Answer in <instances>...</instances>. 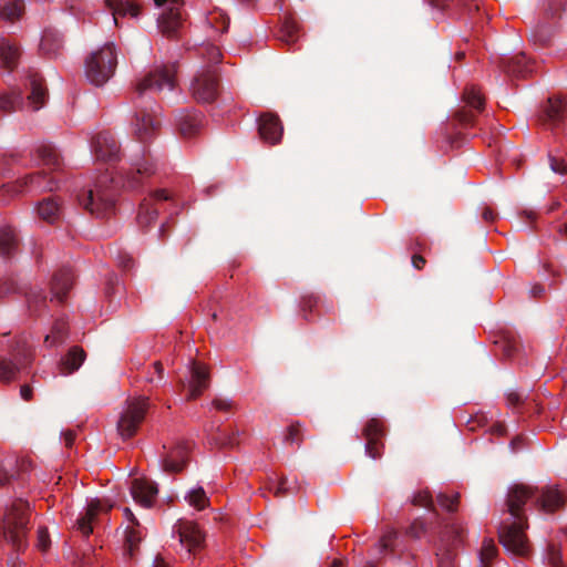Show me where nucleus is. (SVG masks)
<instances>
[{"mask_svg":"<svg viewBox=\"0 0 567 567\" xmlns=\"http://www.w3.org/2000/svg\"><path fill=\"white\" fill-rule=\"evenodd\" d=\"M385 424L383 420L378 417L370 419L364 427H363V435L364 437H375V439H383L385 435Z\"/></svg>","mask_w":567,"mask_h":567,"instance_id":"c03bdc74","label":"nucleus"},{"mask_svg":"<svg viewBox=\"0 0 567 567\" xmlns=\"http://www.w3.org/2000/svg\"><path fill=\"white\" fill-rule=\"evenodd\" d=\"M50 545L51 540L47 527L40 526L37 530V548L40 551L45 553Z\"/></svg>","mask_w":567,"mask_h":567,"instance_id":"864d4df0","label":"nucleus"},{"mask_svg":"<svg viewBox=\"0 0 567 567\" xmlns=\"http://www.w3.org/2000/svg\"><path fill=\"white\" fill-rule=\"evenodd\" d=\"M112 508V504L102 499H92L85 509V513L78 519L76 528L84 536L89 537L93 532V525L97 517Z\"/></svg>","mask_w":567,"mask_h":567,"instance_id":"4468645a","label":"nucleus"},{"mask_svg":"<svg viewBox=\"0 0 567 567\" xmlns=\"http://www.w3.org/2000/svg\"><path fill=\"white\" fill-rule=\"evenodd\" d=\"M158 128L159 122L148 110L142 109L136 114L135 133L141 141L145 142L153 137L157 133Z\"/></svg>","mask_w":567,"mask_h":567,"instance_id":"6ab92c4d","label":"nucleus"},{"mask_svg":"<svg viewBox=\"0 0 567 567\" xmlns=\"http://www.w3.org/2000/svg\"><path fill=\"white\" fill-rule=\"evenodd\" d=\"M23 11V0H13L0 8V19L13 22L22 16Z\"/></svg>","mask_w":567,"mask_h":567,"instance_id":"ea45409f","label":"nucleus"},{"mask_svg":"<svg viewBox=\"0 0 567 567\" xmlns=\"http://www.w3.org/2000/svg\"><path fill=\"white\" fill-rule=\"evenodd\" d=\"M413 504L416 506L431 508L433 505V499H432L431 493L427 489L419 491L413 496Z\"/></svg>","mask_w":567,"mask_h":567,"instance_id":"5fc2aeb1","label":"nucleus"},{"mask_svg":"<svg viewBox=\"0 0 567 567\" xmlns=\"http://www.w3.org/2000/svg\"><path fill=\"white\" fill-rule=\"evenodd\" d=\"M74 282V275L71 268H61L54 272L51 281V293L52 298L50 302L54 300L61 303L71 290Z\"/></svg>","mask_w":567,"mask_h":567,"instance_id":"f3484780","label":"nucleus"},{"mask_svg":"<svg viewBox=\"0 0 567 567\" xmlns=\"http://www.w3.org/2000/svg\"><path fill=\"white\" fill-rule=\"evenodd\" d=\"M537 503L543 511L553 513L564 506L566 495L563 491L548 486L542 489L540 495L537 496Z\"/></svg>","mask_w":567,"mask_h":567,"instance_id":"412c9836","label":"nucleus"},{"mask_svg":"<svg viewBox=\"0 0 567 567\" xmlns=\"http://www.w3.org/2000/svg\"><path fill=\"white\" fill-rule=\"evenodd\" d=\"M62 49V40L54 32H44L40 42V50L44 55H56Z\"/></svg>","mask_w":567,"mask_h":567,"instance_id":"58836bf2","label":"nucleus"},{"mask_svg":"<svg viewBox=\"0 0 567 567\" xmlns=\"http://www.w3.org/2000/svg\"><path fill=\"white\" fill-rule=\"evenodd\" d=\"M18 371H19V368L11 361L6 360V359L0 360V381L1 382L12 381L16 378Z\"/></svg>","mask_w":567,"mask_h":567,"instance_id":"de8ad7c7","label":"nucleus"},{"mask_svg":"<svg viewBox=\"0 0 567 567\" xmlns=\"http://www.w3.org/2000/svg\"><path fill=\"white\" fill-rule=\"evenodd\" d=\"M96 161L112 162L118 157V145L109 132L96 134L91 142Z\"/></svg>","mask_w":567,"mask_h":567,"instance_id":"f8f14e48","label":"nucleus"},{"mask_svg":"<svg viewBox=\"0 0 567 567\" xmlns=\"http://www.w3.org/2000/svg\"><path fill=\"white\" fill-rule=\"evenodd\" d=\"M106 4L116 25L118 24V18H136L141 13V6L134 1L106 0Z\"/></svg>","mask_w":567,"mask_h":567,"instance_id":"5701e85b","label":"nucleus"},{"mask_svg":"<svg viewBox=\"0 0 567 567\" xmlns=\"http://www.w3.org/2000/svg\"><path fill=\"white\" fill-rule=\"evenodd\" d=\"M37 154L41 164L52 169L59 168L62 164L60 154L51 144H41L37 148Z\"/></svg>","mask_w":567,"mask_h":567,"instance_id":"72a5a7b5","label":"nucleus"},{"mask_svg":"<svg viewBox=\"0 0 567 567\" xmlns=\"http://www.w3.org/2000/svg\"><path fill=\"white\" fill-rule=\"evenodd\" d=\"M176 86L177 64L163 63L137 76L132 90L137 96H144L159 93L164 89L174 90Z\"/></svg>","mask_w":567,"mask_h":567,"instance_id":"7ed1b4c3","label":"nucleus"},{"mask_svg":"<svg viewBox=\"0 0 567 567\" xmlns=\"http://www.w3.org/2000/svg\"><path fill=\"white\" fill-rule=\"evenodd\" d=\"M156 6L161 7L169 3L171 7L165 10L159 20L158 27L166 37H173L182 24V13L178 0H155Z\"/></svg>","mask_w":567,"mask_h":567,"instance_id":"ddd939ff","label":"nucleus"},{"mask_svg":"<svg viewBox=\"0 0 567 567\" xmlns=\"http://www.w3.org/2000/svg\"><path fill=\"white\" fill-rule=\"evenodd\" d=\"M31 511L24 499H14L6 509L2 520L3 537L17 550H24L28 546Z\"/></svg>","mask_w":567,"mask_h":567,"instance_id":"f03ea898","label":"nucleus"},{"mask_svg":"<svg viewBox=\"0 0 567 567\" xmlns=\"http://www.w3.org/2000/svg\"><path fill=\"white\" fill-rule=\"evenodd\" d=\"M277 37L289 47L295 44L300 38V25L298 21L292 16L286 17L279 27Z\"/></svg>","mask_w":567,"mask_h":567,"instance_id":"bb28decb","label":"nucleus"},{"mask_svg":"<svg viewBox=\"0 0 567 567\" xmlns=\"http://www.w3.org/2000/svg\"><path fill=\"white\" fill-rule=\"evenodd\" d=\"M60 204L55 199L48 198L39 203L37 210L41 219L54 223L60 216Z\"/></svg>","mask_w":567,"mask_h":567,"instance_id":"4c0bfd02","label":"nucleus"},{"mask_svg":"<svg viewBox=\"0 0 567 567\" xmlns=\"http://www.w3.org/2000/svg\"><path fill=\"white\" fill-rule=\"evenodd\" d=\"M155 173L153 163L147 159H143L134 165V171L131 172L125 181V184L130 188L136 187L143 179L151 177Z\"/></svg>","mask_w":567,"mask_h":567,"instance_id":"cd10ccee","label":"nucleus"},{"mask_svg":"<svg viewBox=\"0 0 567 567\" xmlns=\"http://www.w3.org/2000/svg\"><path fill=\"white\" fill-rule=\"evenodd\" d=\"M398 539V533L392 529V528H389L386 529L380 540H379V550L380 553L382 554H385L388 551H394V546H395V542Z\"/></svg>","mask_w":567,"mask_h":567,"instance_id":"49530a36","label":"nucleus"},{"mask_svg":"<svg viewBox=\"0 0 567 567\" xmlns=\"http://www.w3.org/2000/svg\"><path fill=\"white\" fill-rule=\"evenodd\" d=\"M535 496L536 489L524 484L514 485L507 494L506 517L501 523L498 537L502 545L517 556H527L530 553V544L525 534L528 527L527 517L523 507Z\"/></svg>","mask_w":567,"mask_h":567,"instance_id":"f257e3e1","label":"nucleus"},{"mask_svg":"<svg viewBox=\"0 0 567 567\" xmlns=\"http://www.w3.org/2000/svg\"><path fill=\"white\" fill-rule=\"evenodd\" d=\"M207 22L217 32L224 33L228 30L229 18L220 10H214L207 16Z\"/></svg>","mask_w":567,"mask_h":567,"instance_id":"a18cd8bd","label":"nucleus"},{"mask_svg":"<svg viewBox=\"0 0 567 567\" xmlns=\"http://www.w3.org/2000/svg\"><path fill=\"white\" fill-rule=\"evenodd\" d=\"M107 178L100 179L93 189L80 199L81 205L96 217H106L115 210V193L111 185L106 184Z\"/></svg>","mask_w":567,"mask_h":567,"instance_id":"423d86ee","label":"nucleus"},{"mask_svg":"<svg viewBox=\"0 0 567 567\" xmlns=\"http://www.w3.org/2000/svg\"><path fill=\"white\" fill-rule=\"evenodd\" d=\"M40 179H41V174L40 173L29 175L28 177H25V181L23 182V185L19 184V189H16L14 192L16 193L21 192L22 187L28 185V184H31V185L35 184L38 187H41Z\"/></svg>","mask_w":567,"mask_h":567,"instance_id":"69168bd1","label":"nucleus"},{"mask_svg":"<svg viewBox=\"0 0 567 567\" xmlns=\"http://www.w3.org/2000/svg\"><path fill=\"white\" fill-rule=\"evenodd\" d=\"M85 358V351L81 347H72L60 361V373L68 375L75 372L83 364Z\"/></svg>","mask_w":567,"mask_h":567,"instance_id":"b1692460","label":"nucleus"},{"mask_svg":"<svg viewBox=\"0 0 567 567\" xmlns=\"http://www.w3.org/2000/svg\"><path fill=\"white\" fill-rule=\"evenodd\" d=\"M258 132L265 143L270 145L279 143L284 133L279 116L270 111L260 114L258 117Z\"/></svg>","mask_w":567,"mask_h":567,"instance_id":"9b49d317","label":"nucleus"},{"mask_svg":"<svg viewBox=\"0 0 567 567\" xmlns=\"http://www.w3.org/2000/svg\"><path fill=\"white\" fill-rule=\"evenodd\" d=\"M190 372L187 400H195L208 388L209 373L207 367L199 362L192 363Z\"/></svg>","mask_w":567,"mask_h":567,"instance_id":"a211bd4d","label":"nucleus"},{"mask_svg":"<svg viewBox=\"0 0 567 567\" xmlns=\"http://www.w3.org/2000/svg\"><path fill=\"white\" fill-rule=\"evenodd\" d=\"M437 503L440 504V506H442L443 508H445L446 511L449 512H453V511H456L457 509V506H458V503H460V494L458 493H453V494H439L437 497Z\"/></svg>","mask_w":567,"mask_h":567,"instance_id":"09e8293b","label":"nucleus"},{"mask_svg":"<svg viewBox=\"0 0 567 567\" xmlns=\"http://www.w3.org/2000/svg\"><path fill=\"white\" fill-rule=\"evenodd\" d=\"M547 559L550 566L558 567L561 564L560 549L555 545H550L547 549Z\"/></svg>","mask_w":567,"mask_h":567,"instance_id":"bf43d9fd","label":"nucleus"},{"mask_svg":"<svg viewBox=\"0 0 567 567\" xmlns=\"http://www.w3.org/2000/svg\"><path fill=\"white\" fill-rule=\"evenodd\" d=\"M28 309L31 313L40 316L49 305V301L40 291H31L27 297Z\"/></svg>","mask_w":567,"mask_h":567,"instance_id":"37998d69","label":"nucleus"},{"mask_svg":"<svg viewBox=\"0 0 567 567\" xmlns=\"http://www.w3.org/2000/svg\"><path fill=\"white\" fill-rule=\"evenodd\" d=\"M566 109H540L537 115L539 123L547 128L558 127L565 120Z\"/></svg>","mask_w":567,"mask_h":567,"instance_id":"2f4dec72","label":"nucleus"},{"mask_svg":"<svg viewBox=\"0 0 567 567\" xmlns=\"http://www.w3.org/2000/svg\"><path fill=\"white\" fill-rule=\"evenodd\" d=\"M143 537L144 533L140 524L127 526L125 532V551L131 559L135 557Z\"/></svg>","mask_w":567,"mask_h":567,"instance_id":"c756f323","label":"nucleus"},{"mask_svg":"<svg viewBox=\"0 0 567 567\" xmlns=\"http://www.w3.org/2000/svg\"><path fill=\"white\" fill-rule=\"evenodd\" d=\"M22 102V95L19 89H10L0 96V107L16 106Z\"/></svg>","mask_w":567,"mask_h":567,"instance_id":"8fccbe9b","label":"nucleus"},{"mask_svg":"<svg viewBox=\"0 0 567 567\" xmlns=\"http://www.w3.org/2000/svg\"><path fill=\"white\" fill-rule=\"evenodd\" d=\"M534 63L530 62L525 54H518L512 58L507 65L505 66V71L513 76L516 78H526L533 73Z\"/></svg>","mask_w":567,"mask_h":567,"instance_id":"c85d7f7f","label":"nucleus"},{"mask_svg":"<svg viewBox=\"0 0 567 567\" xmlns=\"http://www.w3.org/2000/svg\"><path fill=\"white\" fill-rule=\"evenodd\" d=\"M445 536L452 537L451 545L444 544V538L441 539V545L437 548V567H456V547L463 540L464 528L461 524H452L446 527Z\"/></svg>","mask_w":567,"mask_h":567,"instance_id":"6e6552de","label":"nucleus"},{"mask_svg":"<svg viewBox=\"0 0 567 567\" xmlns=\"http://www.w3.org/2000/svg\"><path fill=\"white\" fill-rule=\"evenodd\" d=\"M285 442L287 444L299 445L302 442L301 426L298 422L291 423L286 431Z\"/></svg>","mask_w":567,"mask_h":567,"instance_id":"3c124183","label":"nucleus"},{"mask_svg":"<svg viewBox=\"0 0 567 567\" xmlns=\"http://www.w3.org/2000/svg\"><path fill=\"white\" fill-rule=\"evenodd\" d=\"M202 118L200 116L190 110H185L184 114L178 118V131L179 134L184 137H192L198 133L202 127Z\"/></svg>","mask_w":567,"mask_h":567,"instance_id":"a878e982","label":"nucleus"},{"mask_svg":"<svg viewBox=\"0 0 567 567\" xmlns=\"http://www.w3.org/2000/svg\"><path fill=\"white\" fill-rule=\"evenodd\" d=\"M497 551V546L492 538L484 539L480 550V567H491Z\"/></svg>","mask_w":567,"mask_h":567,"instance_id":"a19ab883","label":"nucleus"},{"mask_svg":"<svg viewBox=\"0 0 567 567\" xmlns=\"http://www.w3.org/2000/svg\"><path fill=\"white\" fill-rule=\"evenodd\" d=\"M482 217L485 221H494L496 219V213L491 207H484Z\"/></svg>","mask_w":567,"mask_h":567,"instance_id":"774afa93","label":"nucleus"},{"mask_svg":"<svg viewBox=\"0 0 567 567\" xmlns=\"http://www.w3.org/2000/svg\"><path fill=\"white\" fill-rule=\"evenodd\" d=\"M49 100V93L44 79L39 74L30 76V94L28 101L34 106H43Z\"/></svg>","mask_w":567,"mask_h":567,"instance_id":"393cba45","label":"nucleus"},{"mask_svg":"<svg viewBox=\"0 0 567 567\" xmlns=\"http://www.w3.org/2000/svg\"><path fill=\"white\" fill-rule=\"evenodd\" d=\"M148 410L146 396L128 398L117 421V431L122 439L133 437L142 425Z\"/></svg>","mask_w":567,"mask_h":567,"instance_id":"39448f33","label":"nucleus"},{"mask_svg":"<svg viewBox=\"0 0 567 567\" xmlns=\"http://www.w3.org/2000/svg\"><path fill=\"white\" fill-rule=\"evenodd\" d=\"M365 440H367V445H365L367 454L369 456H371L372 458L380 457L382 455V451H383L382 439L365 437Z\"/></svg>","mask_w":567,"mask_h":567,"instance_id":"603ef678","label":"nucleus"},{"mask_svg":"<svg viewBox=\"0 0 567 567\" xmlns=\"http://www.w3.org/2000/svg\"><path fill=\"white\" fill-rule=\"evenodd\" d=\"M429 3L436 9H464L467 13L480 9L478 0H429Z\"/></svg>","mask_w":567,"mask_h":567,"instance_id":"7c9ffc66","label":"nucleus"},{"mask_svg":"<svg viewBox=\"0 0 567 567\" xmlns=\"http://www.w3.org/2000/svg\"><path fill=\"white\" fill-rule=\"evenodd\" d=\"M203 54L207 58L209 62L215 64L220 63L223 59V53L220 49L214 44H207L203 48Z\"/></svg>","mask_w":567,"mask_h":567,"instance_id":"6e6d98bb","label":"nucleus"},{"mask_svg":"<svg viewBox=\"0 0 567 567\" xmlns=\"http://www.w3.org/2000/svg\"><path fill=\"white\" fill-rule=\"evenodd\" d=\"M32 467V462L28 457H20L13 460L6 458L0 464V485L8 483L11 478L20 472H27Z\"/></svg>","mask_w":567,"mask_h":567,"instance_id":"aec40b11","label":"nucleus"},{"mask_svg":"<svg viewBox=\"0 0 567 567\" xmlns=\"http://www.w3.org/2000/svg\"><path fill=\"white\" fill-rule=\"evenodd\" d=\"M117 64L116 49L113 43H107L93 52L85 62V74L94 85H103L114 74Z\"/></svg>","mask_w":567,"mask_h":567,"instance_id":"20e7f679","label":"nucleus"},{"mask_svg":"<svg viewBox=\"0 0 567 567\" xmlns=\"http://www.w3.org/2000/svg\"><path fill=\"white\" fill-rule=\"evenodd\" d=\"M426 532V525L421 519H415L406 530V534L415 539L421 538Z\"/></svg>","mask_w":567,"mask_h":567,"instance_id":"4d7b16f0","label":"nucleus"},{"mask_svg":"<svg viewBox=\"0 0 567 567\" xmlns=\"http://www.w3.org/2000/svg\"><path fill=\"white\" fill-rule=\"evenodd\" d=\"M175 528L182 546H184L189 554L195 555L204 548L205 534L196 523L179 520Z\"/></svg>","mask_w":567,"mask_h":567,"instance_id":"9d476101","label":"nucleus"},{"mask_svg":"<svg viewBox=\"0 0 567 567\" xmlns=\"http://www.w3.org/2000/svg\"><path fill=\"white\" fill-rule=\"evenodd\" d=\"M171 199V194L165 189L156 190L145 197L140 205L137 224L142 229H147L157 218L158 210L164 202Z\"/></svg>","mask_w":567,"mask_h":567,"instance_id":"1a4fd4ad","label":"nucleus"},{"mask_svg":"<svg viewBox=\"0 0 567 567\" xmlns=\"http://www.w3.org/2000/svg\"><path fill=\"white\" fill-rule=\"evenodd\" d=\"M193 97L198 103H213L219 92V80L216 70L207 69L199 72L190 84Z\"/></svg>","mask_w":567,"mask_h":567,"instance_id":"0eeeda50","label":"nucleus"},{"mask_svg":"<svg viewBox=\"0 0 567 567\" xmlns=\"http://www.w3.org/2000/svg\"><path fill=\"white\" fill-rule=\"evenodd\" d=\"M491 433L493 435L503 436L506 433V426L503 423L497 422L491 426Z\"/></svg>","mask_w":567,"mask_h":567,"instance_id":"338daca9","label":"nucleus"},{"mask_svg":"<svg viewBox=\"0 0 567 567\" xmlns=\"http://www.w3.org/2000/svg\"><path fill=\"white\" fill-rule=\"evenodd\" d=\"M506 403L508 408H517L523 403V398L518 392L511 391L506 395Z\"/></svg>","mask_w":567,"mask_h":567,"instance_id":"e2e57ef3","label":"nucleus"},{"mask_svg":"<svg viewBox=\"0 0 567 567\" xmlns=\"http://www.w3.org/2000/svg\"><path fill=\"white\" fill-rule=\"evenodd\" d=\"M550 167L556 173H559L561 175L567 174V163L564 159L551 157Z\"/></svg>","mask_w":567,"mask_h":567,"instance_id":"680f3d73","label":"nucleus"},{"mask_svg":"<svg viewBox=\"0 0 567 567\" xmlns=\"http://www.w3.org/2000/svg\"><path fill=\"white\" fill-rule=\"evenodd\" d=\"M185 499L189 506L197 511H203L209 505V498L207 497L203 487H195L190 489L186 494Z\"/></svg>","mask_w":567,"mask_h":567,"instance_id":"79ce46f5","label":"nucleus"},{"mask_svg":"<svg viewBox=\"0 0 567 567\" xmlns=\"http://www.w3.org/2000/svg\"><path fill=\"white\" fill-rule=\"evenodd\" d=\"M477 110L478 109H467V107L460 109L458 112L456 113V120L462 125H471L475 117V111H477Z\"/></svg>","mask_w":567,"mask_h":567,"instance_id":"13d9d810","label":"nucleus"},{"mask_svg":"<svg viewBox=\"0 0 567 567\" xmlns=\"http://www.w3.org/2000/svg\"><path fill=\"white\" fill-rule=\"evenodd\" d=\"M274 491L275 496L281 497L288 493L287 480L280 478L275 487L271 488Z\"/></svg>","mask_w":567,"mask_h":567,"instance_id":"0e129e2a","label":"nucleus"},{"mask_svg":"<svg viewBox=\"0 0 567 567\" xmlns=\"http://www.w3.org/2000/svg\"><path fill=\"white\" fill-rule=\"evenodd\" d=\"M21 55L20 47L10 39H0V68L13 70L17 68Z\"/></svg>","mask_w":567,"mask_h":567,"instance_id":"4be33fe9","label":"nucleus"},{"mask_svg":"<svg viewBox=\"0 0 567 567\" xmlns=\"http://www.w3.org/2000/svg\"><path fill=\"white\" fill-rule=\"evenodd\" d=\"M18 248V238L14 229L10 226H4L0 229V255L9 257Z\"/></svg>","mask_w":567,"mask_h":567,"instance_id":"473e14b6","label":"nucleus"},{"mask_svg":"<svg viewBox=\"0 0 567 567\" xmlns=\"http://www.w3.org/2000/svg\"><path fill=\"white\" fill-rule=\"evenodd\" d=\"M324 307L319 296L308 293L301 297L300 311L305 320L310 321L313 315H320L319 308Z\"/></svg>","mask_w":567,"mask_h":567,"instance_id":"f704fd0d","label":"nucleus"},{"mask_svg":"<svg viewBox=\"0 0 567 567\" xmlns=\"http://www.w3.org/2000/svg\"><path fill=\"white\" fill-rule=\"evenodd\" d=\"M157 486L154 482L142 477L132 482L131 494L134 501L143 507H152L157 497Z\"/></svg>","mask_w":567,"mask_h":567,"instance_id":"dca6fc26","label":"nucleus"},{"mask_svg":"<svg viewBox=\"0 0 567 567\" xmlns=\"http://www.w3.org/2000/svg\"><path fill=\"white\" fill-rule=\"evenodd\" d=\"M548 106H567V94L557 92L548 96Z\"/></svg>","mask_w":567,"mask_h":567,"instance_id":"052dcab7","label":"nucleus"},{"mask_svg":"<svg viewBox=\"0 0 567 567\" xmlns=\"http://www.w3.org/2000/svg\"><path fill=\"white\" fill-rule=\"evenodd\" d=\"M166 450V446H164ZM189 444L187 442H178L169 447L162 460V466L165 472H181L187 462Z\"/></svg>","mask_w":567,"mask_h":567,"instance_id":"2eb2a0df","label":"nucleus"},{"mask_svg":"<svg viewBox=\"0 0 567 567\" xmlns=\"http://www.w3.org/2000/svg\"><path fill=\"white\" fill-rule=\"evenodd\" d=\"M466 106H485L487 100L483 89L476 84H467L462 94Z\"/></svg>","mask_w":567,"mask_h":567,"instance_id":"c9c22d12","label":"nucleus"},{"mask_svg":"<svg viewBox=\"0 0 567 567\" xmlns=\"http://www.w3.org/2000/svg\"><path fill=\"white\" fill-rule=\"evenodd\" d=\"M68 337V322L64 319H58L50 333L45 336L44 342L48 347H56L65 341Z\"/></svg>","mask_w":567,"mask_h":567,"instance_id":"e433bc0d","label":"nucleus"}]
</instances>
